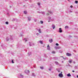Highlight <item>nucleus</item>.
Masks as SVG:
<instances>
[{
  "label": "nucleus",
  "mask_w": 78,
  "mask_h": 78,
  "mask_svg": "<svg viewBox=\"0 0 78 78\" xmlns=\"http://www.w3.org/2000/svg\"><path fill=\"white\" fill-rule=\"evenodd\" d=\"M30 46H31V44H30Z\"/></svg>",
  "instance_id": "c03bdc74"
},
{
  "label": "nucleus",
  "mask_w": 78,
  "mask_h": 78,
  "mask_svg": "<svg viewBox=\"0 0 78 78\" xmlns=\"http://www.w3.org/2000/svg\"><path fill=\"white\" fill-rule=\"evenodd\" d=\"M50 42L51 43L53 42V39H51L49 40Z\"/></svg>",
  "instance_id": "6e6552de"
},
{
  "label": "nucleus",
  "mask_w": 78,
  "mask_h": 78,
  "mask_svg": "<svg viewBox=\"0 0 78 78\" xmlns=\"http://www.w3.org/2000/svg\"><path fill=\"white\" fill-rule=\"evenodd\" d=\"M66 55L67 56H72V54L70 53H66Z\"/></svg>",
  "instance_id": "20e7f679"
},
{
  "label": "nucleus",
  "mask_w": 78,
  "mask_h": 78,
  "mask_svg": "<svg viewBox=\"0 0 78 78\" xmlns=\"http://www.w3.org/2000/svg\"><path fill=\"white\" fill-rule=\"evenodd\" d=\"M42 13L43 14H45V13L44 12H43Z\"/></svg>",
  "instance_id": "7c9ffc66"
},
{
  "label": "nucleus",
  "mask_w": 78,
  "mask_h": 78,
  "mask_svg": "<svg viewBox=\"0 0 78 78\" xmlns=\"http://www.w3.org/2000/svg\"><path fill=\"white\" fill-rule=\"evenodd\" d=\"M62 62H63V61H62Z\"/></svg>",
  "instance_id": "de8ad7c7"
},
{
  "label": "nucleus",
  "mask_w": 78,
  "mask_h": 78,
  "mask_svg": "<svg viewBox=\"0 0 78 78\" xmlns=\"http://www.w3.org/2000/svg\"><path fill=\"white\" fill-rule=\"evenodd\" d=\"M61 73H62V72H61Z\"/></svg>",
  "instance_id": "a18cd8bd"
},
{
  "label": "nucleus",
  "mask_w": 78,
  "mask_h": 78,
  "mask_svg": "<svg viewBox=\"0 0 78 78\" xmlns=\"http://www.w3.org/2000/svg\"><path fill=\"white\" fill-rule=\"evenodd\" d=\"M70 7H71V8H73V6H72V5H71V6H70Z\"/></svg>",
  "instance_id": "473e14b6"
},
{
  "label": "nucleus",
  "mask_w": 78,
  "mask_h": 78,
  "mask_svg": "<svg viewBox=\"0 0 78 78\" xmlns=\"http://www.w3.org/2000/svg\"><path fill=\"white\" fill-rule=\"evenodd\" d=\"M47 15H49V14H47Z\"/></svg>",
  "instance_id": "58836bf2"
},
{
  "label": "nucleus",
  "mask_w": 78,
  "mask_h": 78,
  "mask_svg": "<svg viewBox=\"0 0 78 78\" xmlns=\"http://www.w3.org/2000/svg\"><path fill=\"white\" fill-rule=\"evenodd\" d=\"M49 70H50L51 69H49Z\"/></svg>",
  "instance_id": "79ce46f5"
},
{
  "label": "nucleus",
  "mask_w": 78,
  "mask_h": 78,
  "mask_svg": "<svg viewBox=\"0 0 78 78\" xmlns=\"http://www.w3.org/2000/svg\"><path fill=\"white\" fill-rule=\"evenodd\" d=\"M28 54H29V53H28Z\"/></svg>",
  "instance_id": "8fccbe9b"
},
{
  "label": "nucleus",
  "mask_w": 78,
  "mask_h": 78,
  "mask_svg": "<svg viewBox=\"0 0 78 78\" xmlns=\"http://www.w3.org/2000/svg\"><path fill=\"white\" fill-rule=\"evenodd\" d=\"M49 18L50 19H51V17H49Z\"/></svg>",
  "instance_id": "c9c22d12"
},
{
  "label": "nucleus",
  "mask_w": 78,
  "mask_h": 78,
  "mask_svg": "<svg viewBox=\"0 0 78 78\" xmlns=\"http://www.w3.org/2000/svg\"><path fill=\"white\" fill-rule=\"evenodd\" d=\"M52 27L53 28V29H55V26L54 25H52Z\"/></svg>",
  "instance_id": "1a4fd4ad"
},
{
  "label": "nucleus",
  "mask_w": 78,
  "mask_h": 78,
  "mask_svg": "<svg viewBox=\"0 0 78 78\" xmlns=\"http://www.w3.org/2000/svg\"><path fill=\"white\" fill-rule=\"evenodd\" d=\"M25 73H30V71H29V70H26L25 71Z\"/></svg>",
  "instance_id": "423d86ee"
},
{
  "label": "nucleus",
  "mask_w": 78,
  "mask_h": 78,
  "mask_svg": "<svg viewBox=\"0 0 78 78\" xmlns=\"http://www.w3.org/2000/svg\"><path fill=\"white\" fill-rule=\"evenodd\" d=\"M55 62V63L57 65H59V63L58 62Z\"/></svg>",
  "instance_id": "9d476101"
},
{
  "label": "nucleus",
  "mask_w": 78,
  "mask_h": 78,
  "mask_svg": "<svg viewBox=\"0 0 78 78\" xmlns=\"http://www.w3.org/2000/svg\"><path fill=\"white\" fill-rule=\"evenodd\" d=\"M24 13L25 14H27V12L26 11H24Z\"/></svg>",
  "instance_id": "a211bd4d"
},
{
  "label": "nucleus",
  "mask_w": 78,
  "mask_h": 78,
  "mask_svg": "<svg viewBox=\"0 0 78 78\" xmlns=\"http://www.w3.org/2000/svg\"><path fill=\"white\" fill-rule=\"evenodd\" d=\"M51 20V21H53V20H54V19H52Z\"/></svg>",
  "instance_id": "2f4dec72"
},
{
  "label": "nucleus",
  "mask_w": 78,
  "mask_h": 78,
  "mask_svg": "<svg viewBox=\"0 0 78 78\" xmlns=\"http://www.w3.org/2000/svg\"><path fill=\"white\" fill-rule=\"evenodd\" d=\"M12 63H14V61H13V60H12Z\"/></svg>",
  "instance_id": "cd10ccee"
},
{
  "label": "nucleus",
  "mask_w": 78,
  "mask_h": 78,
  "mask_svg": "<svg viewBox=\"0 0 78 78\" xmlns=\"http://www.w3.org/2000/svg\"><path fill=\"white\" fill-rule=\"evenodd\" d=\"M72 61H73V60H72V59H70L69 60V63H70V64H71V63H72Z\"/></svg>",
  "instance_id": "0eeeda50"
},
{
  "label": "nucleus",
  "mask_w": 78,
  "mask_h": 78,
  "mask_svg": "<svg viewBox=\"0 0 78 78\" xmlns=\"http://www.w3.org/2000/svg\"><path fill=\"white\" fill-rule=\"evenodd\" d=\"M20 75L21 77H22V78H23V75H22L21 74Z\"/></svg>",
  "instance_id": "aec40b11"
},
{
  "label": "nucleus",
  "mask_w": 78,
  "mask_h": 78,
  "mask_svg": "<svg viewBox=\"0 0 78 78\" xmlns=\"http://www.w3.org/2000/svg\"><path fill=\"white\" fill-rule=\"evenodd\" d=\"M37 34H39V33Z\"/></svg>",
  "instance_id": "ea45409f"
},
{
  "label": "nucleus",
  "mask_w": 78,
  "mask_h": 78,
  "mask_svg": "<svg viewBox=\"0 0 78 78\" xmlns=\"http://www.w3.org/2000/svg\"><path fill=\"white\" fill-rule=\"evenodd\" d=\"M39 42H40V43H41V44H43V42H42V41H40Z\"/></svg>",
  "instance_id": "2eb2a0df"
},
{
  "label": "nucleus",
  "mask_w": 78,
  "mask_h": 78,
  "mask_svg": "<svg viewBox=\"0 0 78 78\" xmlns=\"http://www.w3.org/2000/svg\"><path fill=\"white\" fill-rule=\"evenodd\" d=\"M24 41H25V42H27V39L25 38L24 39Z\"/></svg>",
  "instance_id": "4468645a"
},
{
  "label": "nucleus",
  "mask_w": 78,
  "mask_h": 78,
  "mask_svg": "<svg viewBox=\"0 0 78 78\" xmlns=\"http://www.w3.org/2000/svg\"><path fill=\"white\" fill-rule=\"evenodd\" d=\"M47 47L48 50H50V46H49V44L48 45Z\"/></svg>",
  "instance_id": "7ed1b4c3"
},
{
  "label": "nucleus",
  "mask_w": 78,
  "mask_h": 78,
  "mask_svg": "<svg viewBox=\"0 0 78 78\" xmlns=\"http://www.w3.org/2000/svg\"><path fill=\"white\" fill-rule=\"evenodd\" d=\"M31 53H30V55H31Z\"/></svg>",
  "instance_id": "49530a36"
},
{
  "label": "nucleus",
  "mask_w": 78,
  "mask_h": 78,
  "mask_svg": "<svg viewBox=\"0 0 78 78\" xmlns=\"http://www.w3.org/2000/svg\"><path fill=\"white\" fill-rule=\"evenodd\" d=\"M38 12V13H41V12Z\"/></svg>",
  "instance_id": "e433bc0d"
},
{
  "label": "nucleus",
  "mask_w": 78,
  "mask_h": 78,
  "mask_svg": "<svg viewBox=\"0 0 78 78\" xmlns=\"http://www.w3.org/2000/svg\"><path fill=\"white\" fill-rule=\"evenodd\" d=\"M40 22H41V24L43 23V21H40Z\"/></svg>",
  "instance_id": "393cba45"
},
{
  "label": "nucleus",
  "mask_w": 78,
  "mask_h": 78,
  "mask_svg": "<svg viewBox=\"0 0 78 78\" xmlns=\"http://www.w3.org/2000/svg\"><path fill=\"white\" fill-rule=\"evenodd\" d=\"M67 76H71V75H70V74H68L67 75Z\"/></svg>",
  "instance_id": "9b49d317"
},
{
  "label": "nucleus",
  "mask_w": 78,
  "mask_h": 78,
  "mask_svg": "<svg viewBox=\"0 0 78 78\" xmlns=\"http://www.w3.org/2000/svg\"><path fill=\"white\" fill-rule=\"evenodd\" d=\"M73 63L74 64H75V61L73 62Z\"/></svg>",
  "instance_id": "72a5a7b5"
},
{
  "label": "nucleus",
  "mask_w": 78,
  "mask_h": 78,
  "mask_svg": "<svg viewBox=\"0 0 78 78\" xmlns=\"http://www.w3.org/2000/svg\"><path fill=\"white\" fill-rule=\"evenodd\" d=\"M61 57H62V58H63V59H65V58H64L63 57V56H61Z\"/></svg>",
  "instance_id": "c756f323"
},
{
  "label": "nucleus",
  "mask_w": 78,
  "mask_h": 78,
  "mask_svg": "<svg viewBox=\"0 0 78 78\" xmlns=\"http://www.w3.org/2000/svg\"><path fill=\"white\" fill-rule=\"evenodd\" d=\"M34 21H35V22H36V20L35 19L34 20Z\"/></svg>",
  "instance_id": "f704fd0d"
},
{
  "label": "nucleus",
  "mask_w": 78,
  "mask_h": 78,
  "mask_svg": "<svg viewBox=\"0 0 78 78\" xmlns=\"http://www.w3.org/2000/svg\"><path fill=\"white\" fill-rule=\"evenodd\" d=\"M75 2L76 3H78V1H75Z\"/></svg>",
  "instance_id": "5701e85b"
},
{
  "label": "nucleus",
  "mask_w": 78,
  "mask_h": 78,
  "mask_svg": "<svg viewBox=\"0 0 78 78\" xmlns=\"http://www.w3.org/2000/svg\"><path fill=\"white\" fill-rule=\"evenodd\" d=\"M55 49H59L60 48V47H58V46H55Z\"/></svg>",
  "instance_id": "39448f33"
},
{
  "label": "nucleus",
  "mask_w": 78,
  "mask_h": 78,
  "mask_svg": "<svg viewBox=\"0 0 78 78\" xmlns=\"http://www.w3.org/2000/svg\"><path fill=\"white\" fill-rule=\"evenodd\" d=\"M73 72H75V71L73 70Z\"/></svg>",
  "instance_id": "4c0bfd02"
},
{
  "label": "nucleus",
  "mask_w": 78,
  "mask_h": 78,
  "mask_svg": "<svg viewBox=\"0 0 78 78\" xmlns=\"http://www.w3.org/2000/svg\"><path fill=\"white\" fill-rule=\"evenodd\" d=\"M37 4H38V5H40V3H37Z\"/></svg>",
  "instance_id": "c85d7f7f"
},
{
  "label": "nucleus",
  "mask_w": 78,
  "mask_h": 78,
  "mask_svg": "<svg viewBox=\"0 0 78 78\" xmlns=\"http://www.w3.org/2000/svg\"><path fill=\"white\" fill-rule=\"evenodd\" d=\"M56 45H57V46H58V45H59V44H58V43H56Z\"/></svg>",
  "instance_id": "b1692460"
},
{
  "label": "nucleus",
  "mask_w": 78,
  "mask_h": 78,
  "mask_svg": "<svg viewBox=\"0 0 78 78\" xmlns=\"http://www.w3.org/2000/svg\"><path fill=\"white\" fill-rule=\"evenodd\" d=\"M48 12L51 14H52V12L50 11H48Z\"/></svg>",
  "instance_id": "dca6fc26"
},
{
  "label": "nucleus",
  "mask_w": 78,
  "mask_h": 78,
  "mask_svg": "<svg viewBox=\"0 0 78 78\" xmlns=\"http://www.w3.org/2000/svg\"><path fill=\"white\" fill-rule=\"evenodd\" d=\"M68 0V1H69V0Z\"/></svg>",
  "instance_id": "09e8293b"
},
{
  "label": "nucleus",
  "mask_w": 78,
  "mask_h": 78,
  "mask_svg": "<svg viewBox=\"0 0 78 78\" xmlns=\"http://www.w3.org/2000/svg\"><path fill=\"white\" fill-rule=\"evenodd\" d=\"M59 33H62V28H59Z\"/></svg>",
  "instance_id": "f03ea898"
},
{
  "label": "nucleus",
  "mask_w": 78,
  "mask_h": 78,
  "mask_svg": "<svg viewBox=\"0 0 78 78\" xmlns=\"http://www.w3.org/2000/svg\"><path fill=\"white\" fill-rule=\"evenodd\" d=\"M52 53H55V51H52Z\"/></svg>",
  "instance_id": "412c9836"
},
{
  "label": "nucleus",
  "mask_w": 78,
  "mask_h": 78,
  "mask_svg": "<svg viewBox=\"0 0 78 78\" xmlns=\"http://www.w3.org/2000/svg\"><path fill=\"white\" fill-rule=\"evenodd\" d=\"M34 68H36V65H34Z\"/></svg>",
  "instance_id": "bb28decb"
},
{
  "label": "nucleus",
  "mask_w": 78,
  "mask_h": 78,
  "mask_svg": "<svg viewBox=\"0 0 78 78\" xmlns=\"http://www.w3.org/2000/svg\"><path fill=\"white\" fill-rule=\"evenodd\" d=\"M28 20L30 21L31 20V18L28 17Z\"/></svg>",
  "instance_id": "6ab92c4d"
},
{
  "label": "nucleus",
  "mask_w": 78,
  "mask_h": 78,
  "mask_svg": "<svg viewBox=\"0 0 78 78\" xmlns=\"http://www.w3.org/2000/svg\"><path fill=\"white\" fill-rule=\"evenodd\" d=\"M38 31L39 32V33H41V29H40L39 30H38Z\"/></svg>",
  "instance_id": "ddd939ff"
},
{
  "label": "nucleus",
  "mask_w": 78,
  "mask_h": 78,
  "mask_svg": "<svg viewBox=\"0 0 78 78\" xmlns=\"http://www.w3.org/2000/svg\"><path fill=\"white\" fill-rule=\"evenodd\" d=\"M32 76H36V75H35V74H34V73H33L32 74Z\"/></svg>",
  "instance_id": "f8f14e48"
},
{
  "label": "nucleus",
  "mask_w": 78,
  "mask_h": 78,
  "mask_svg": "<svg viewBox=\"0 0 78 78\" xmlns=\"http://www.w3.org/2000/svg\"><path fill=\"white\" fill-rule=\"evenodd\" d=\"M5 23H6V24H8V22H6Z\"/></svg>",
  "instance_id": "a878e982"
},
{
  "label": "nucleus",
  "mask_w": 78,
  "mask_h": 78,
  "mask_svg": "<svg viewBox=\"0 0 78 78\" xmlns=\"http://www.w3.org/2000/svg\"><path fill=\"white\" fill-rule=\"evenodd\" d=\"M65 28H69V27L67 26H66L65 27Z\"/></svg>",
  "instance_id": "f3484780"
},
{
  "label": "nucleus",
  "mask_w": 78,
  "mask_h": 78,
  "mask_svg": "<svg viewBox=\"0 0 78 78\" xmlns=\"http://www.w3.org/2000/svg\"><path fill=\"white\" fill-rule=\"evenodd\" d=\"M60 77H63V74H62L60 73L58 75Z\"/></svg>",
  "instance_id": "f257e3e1"
},
{
  "label": "nucleus",
  "mask_w": 78,
  "mask_h": 78,
  "mask_svg": "<svg viewBox=\"0 0 78 78\" xmlns=\"http://www.w3.org/2000/svg\"><path fill=\"white\" fill-rule=\"evenodd\" d=\"M9 40V39H8V40L7 39V41H8Z\"/></svg>",
  "instance_id": "a19ab883"
},
{
  "label": "nucleus",
  "mask_w": 78,
  "mask_h": 78,
  "mask_svg": "<svg viewBox=\"0 0 78 78\" xmlns=\"http://www.w3.org/2000/svg\"><path fill=\"white\" fill-rule=\"evenodd\" d=\"M40 68L41 69H43L44 68L42 67H40Z\"/></svg>",
  "instance_id": "4be33fe9"
},
{
  "label": "nucleus",
  "mask_w": 78,
  "mask_h": 78,
  "mask_svg": "<svg viewBox=\"0 0 78 78\" xmlns=\"http://www.w3.org/2000/svg\"><path fill=\"white\" fill-rule=\"evenodd\" d=\"M60 71H58V72H59Z\"/></svg>",
  "instance_id": "37998d69"
}]
</instances>
